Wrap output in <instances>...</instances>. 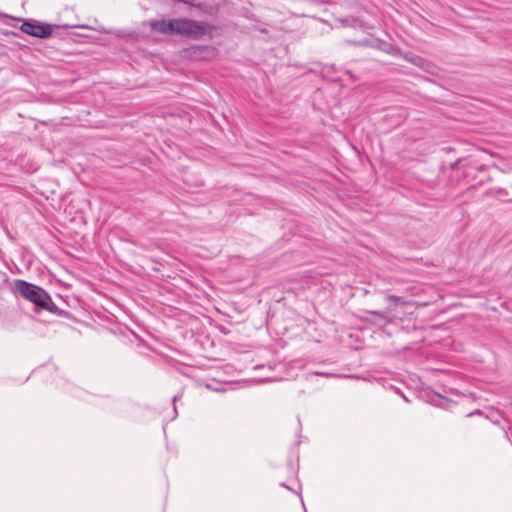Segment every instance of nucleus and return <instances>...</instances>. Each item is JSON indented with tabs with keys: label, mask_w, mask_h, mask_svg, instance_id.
Here are the masks:
<instances>
[{
	"label": "nucleus",
	"mask_w": 512,
	"mask_h": 512,
	"mask_svg": "<svg viewBox=\"0 0 512 512\" xmlns=\"http://www.w3.org/2000/svg\"><path fill=\"white\" fill-rule=\"evenodd\" d=\"M14 288L18 294L36 306L49 309V304L52 302V299L43 288L21 279L14 281Z\"/></svg>",
	"instance_id": "f257e3e1"
},
{
	"label": "nucleus",
	"mask_w": 512,
	"mask_h": 512,
	"mask_svg": "<svg viewBox=\"0 0 512 512\" xmlns=\"http://www.w3.org/2000/svg\"><path fill=\"white\" fill-rule=\"evenodd\" d=\"M212 31V26L206 22H200L192 19H175L174 34L186 36L191 39L199 40Z\"/></svg>",
	"instance_id": "f03ea898"
},
{
	"label": "nucleus",
	"mask_w": 512,
	"mask_h": 512,
	"mask_svg": "<svg viewBox=\"0 0 512 512\" xmlns=\"http://www.w3.org/2000/svg\"><path fill=\"white\" fill-rule=\"evenodd\" d=\"M20 29L22 32L30 36L42 39L50 37L53 33L51 25L43 24L33 19L24 20Z\"/></svg>",
	"instance_id": "7ed1b4c3"
},
{
	"label": "nucleus",
	"mask_w": 512,
	"mask_h": 512,
	"mask_svg": "<svg viewBox=\"0 0 512 512\" xmlns=\"http://www.w3.org/2000/svg\"><path fill=\"white\" fill-rule=\"evenodd\" d=\"M174 27H175V19L156 20L151 23V28L154 31L165 33V34H174Z\"/></svg>",
	"instance_id": "20e7f679"
},
{
	"label": "nucleus",
	"mask_w": 512,
	"mask_h": 512,
	"mask_svg": "<svg viewBox=\"0 0 512 512\" xmlns=\"http://www.w3.org/2000/svg\"><path fill=\"white\" fill-rule=\"evenodd\" d=\"M369 314V320L373 323H377V324H380V323H384L386 322L387 320V316L385 313L383 312H378V311H370L368 312Z\"/></svg>",
	"instance_id": "39448f33"
},
{
	"label": "nucleus",
	"mask_w": 512,
	"mask_h": 512,
	"mask_svg": "<svg viewBox=\"0 0 512 512\" xmlns=\"http://www.w3.org/2000/svg\"><path fill=\"white\" fill-rule=\"evenodd\" d=\"M425 60L420 56H413L412 64L418 67H423Z\"/></svg>",
	"instance_id": "423d86ee"
},
{
	"label": "nucleus",
	"mask_w": 512,
	"mask_h": 512,
	"mask_svg": "<svg viewBox=\"0 0 512 512\" xmlns=\"http://www.w3.org/2000/svg\"><path fill=\"white\" fill-rule=\"evenodd\" d=\"M181 397H182V392H181V393H178V394H176V395H174V396H173L172 401H173V405H174V412H175V415L177 414V409H176V405H175V404H176V401H177L178 399H180Z\"/></svg>",
	"instance_id": "0eeeda50"
},
{
	"label": "nucleus",
	"mask_w": 512,
	"mask_h": 512,
	"mask_svg": "<svg viewBox=\"0 0 512 512\" xmlns=\"http://www.w3.org/2000/svg\"><path fill=\"white\" fill-rule=\"evenodd\" d=\"M413 56H414V55H412V54H409V55H408V54H406V55H404V56H403V58H404L406 61H408V62L412 63Z\"/></svg>",
	"instance_id": "6e6552de"
},
{
	"label": "nucleus",
	"mask_w": 512,
	"mask_h": 512,
	"mask_svg": "<svg viewBox=\"0 0 512 512\" xmlns=\"http://www.w3.org/2000/svg\"><path fill=\"white\" fill-rule=\"evenodd\" d=\"M208 47L207 46H197V47H194L192 48L194 52L196 51H202V50H206Z\"/></svg>",
	"instance_id": "1a4fd4ad"
},
{
	"label": "nucleus",
	"mask_w": 512,
	"mask_h": 512,
	"mask_svg": "<svg viewBox=\"0 0 512 512\" xmlns=\"http://www.w3.org/2000/svg\"><path fill=\"white\" fill-rule=\"evenodd\" d=\"M282 486L287 488V489H290L287 485H285V483H282Z\"/></svg>",
	"instance_id": "9d476101"
}]
</instances>
